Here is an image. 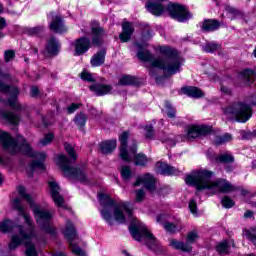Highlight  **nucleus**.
I'll return each instance as SVG.
<instances>
[{
  "label": "nucleus",
  "instance_id": "603ef678",
  "mask_svg": "<svg viewBox=\"0 0 256 256\" xmlns=\"http://www.w3.org/2000/svg\"><path fill=\"white\" fill-rule=\"evenodd\" d=\"M225 9L228 13H231L232 15H237V13H238L237 9H235L231 6H226Z\"/></svg>",
  "mask_w": 256,
  "mask_h": 256
},
{
  "label": "nucleus",
  "instance_id": "c03bdc74",
  "mask_svg": "<svg viewBox=\"0 0 256 256\" xmlns=\"http://www.w3.org/2000/svg\"><path fill=\"white\" fill-rule=\"evenodd\" d=\"M165 107L167 111V116L170 117V119H174L175 117V109H173V106L169 102H165Z\"/></svg>",
  "mask_w": 256,
  "mask_h": 256
},
{
  "label": "nucleus",
  "instance_id": "5fc2aeb1",
  "mask_svg": "<svg viewBox=\"0 0 256 256\" xmlns=\"http://www.w3.org/2000/svg\"><path fill=\"white\" fill-rule=\"evenodd\" d=\"M244 217L245 219H250L251 217H253V211H250V210L246 211L244 213Z\"/></svg>",
  "mask_w": 256,
  "mask_h": 256
},
{
  "label": "nucleus",
  "instance_id": "680f3d73",
  "mask_svg": "<svg viewBox=\"0 0 256 256\" xmlns=\"http://www.w3.org/2000/svg\"><path fill=\"white\" fill-rule=\"evenodd\" d=\"M0 185H3V175L0 173Z\"/></svg>",
  "mask_w": 256,
  "mask_h": 256
},
{
  "label": "nucleus",
  "instance_id": "864d4df0",
  "mask_svg": "<svg viewBox=\"0 0 256 256\" xmlns=\"http://www.w3.org/2000/svg\"><path fill=\"white\" fill-rule=\"evenodd\" d=\"M39 95V88L37 86H33L31 88V96L32 97H37Z\"/></svg>",
  "mask_w": 256,
  "mask_h": 256
},
{
  "label": "nucleus",
  "instance_id": "c756f323",
  "mask_svg": "<svg viewBox=\"0 0 256 256\" xmlns=\"http://www.w3.org/2000/svg\"><path fill=\"white\" fill-rule=\"evenodd\" d=\"M1 117L4 119V121H7L11 125H19V121L21 119L19 115L9 111H2Z\"/></svg>",
  "mask_w": 256,
  "mask_h": 256
},
{
  "label": "nucleus",
  "instance_id": "39448f33",
  "mask_svg": "<svg viewBox=\"0 0 256 256\" xmlns=\"http://www.w3.org/2000/svg\"><path fill=\"white\" fill-rule=\"evenodd\" d=\"M213 172L209 170L194 171L192 175H188L185 178L187 185L196 187L197 191H203L208 189L214 195L216 193H231L235 191V187L231 185L227 180H215L211 181Z\"/></svg>",
  "mask_w": 256,
  "mask_h": 256
},
{
  "label": "nucleus",
  "instance_id": "de8ad7c7",
  "mask_svg": "<svg viewBox=\"0 0 256 256\" xmlns=\"http://www.w3.org/2000/svg\"><path fill=\"white\" fill-rule=\"evenodd\" d=\"M189 209L191 211L192 215H195L197 217V202L195 200H190L189 202Z\"/></svg>",
  "mask_w": 256,
  "mask_h": 256
},
{
  "label": "nucleus",
  "instance_id": "6e6d98bb",
  "mask_svg": "<svg viewBox=\"0 0 256 256\" xmlns=\"http://www.w3.org/2000/svg\"><path fill=\"white\" fill-rule=\"evenodd\" d=\"M222 93H225L226 95H230L231 90L228 87L222 86L221 87Z\"/></svg>",
  "mask_w": 256,
  "mask_h": 256
},
{
  "label": "nucleus",
  "instance_id": "3c124183",
  "mask_svg": "<svg viewBox=\"0 0 256 256\" xmlns=\"http://www.w3.org/2000/svg\"><path fill=\"white\" fill-rule=\"evenodd\" d=\"M79 107H81V104L72 103V104L67 108V111H68L69 115H71V113H75V111H77V109H79Z\"/></svg>",
  "mask_w": 256,
  "mask_h": 256
},
{
  "label": "nucleus",
  "instance_id": "dca6fc26",
  "mask_svg": "<svg viewBox=\"0 0 256 256\" xmlns=\"http://www.w3.org/2000/svg\"><path fill=\"white\" fill-rule=\"evenodd\" d=\"M60 49H61V44H59V41H57L55 37H51L47 42L44 55L45 57H55V55H59Z\"/></svg>",
  "mask_w": 256,
  "mask_h": 256
},
{
  "label": "nucleus",
  "instance_id": "72a5a7b5",
  "mask_svg": "<svg viewBox=\"0 0 256 256\" xmlns=\"http://www.w3.org/2000/svg\"><path fill=\"white\" fill-rule=\"evenodd\" d=\"M241 77L247 83H253V81H255V72L253 70H244L241 73Z\"/></svg>",
  "mask_w": 256,
  "mask_h": 256
},
{
  "label": "nucleus",
  "instance_id": "9d476101",
  "mask_svg": "<svg viewBox=\"0 0 256 256\" xmlns=\"http://www.w3.org/2000/svg\"><path fill=\"white\" fill-rule=\"evenodd\" d=\"M0 95H2V97H9L8 104L12 109H15L16 111L25 109V106L19 104V101L17 100V95H19V89L17 87L7 86L0 82Z\"/></svg>",
  "mask_w": 256,
  "mask_h": 256
},
{
  "label": "nucleus",
  "instance_id": "2f4dec72",
  "mask_svg": "<svg viewBox=\"0 0 256 256\" xmlns=\"http://www.w3.org/2000/svg\"><path fill=\"white\" fill-rule=\"evenodd\" d=\"M234 161L235 157L230 153L221 154L216 158V163H233Z\"/></svg>",
  "mask_w": 256,
  "mask_h": 256
},
{
  "label": "nucleus",
  "instance_id": "7c9ffc66",
  "mask_svg": "<svg viewBox=\"0 0 256 256\" xmlns=\"http://www.w3.org/2000/svg\"><path fill=\"white\" fill-rule=\"evenodd\" d=\"M183 93H185V95H188V97H194V98H198V97H203V91H201V89L197 88V87H185L182 89Z\"/></svg>",
  "mask_w": 256,
  "mask_h": 256
},
{
  "label": "nucleus",
  "instance_id": "49530a36",
  "mask_svg": "<svg viewBox=\"0 0 256 256\" xmlns=\"http://www.w3.org/2000/svg\"><path fill=\"white\" fill-rule=\"evenodd\" d=\"M162 143H166L169 147H175L176 145L173 135H168L167 138L162 139Z\"/></svg>",
  "mask_w": 256,
  "mask_h": 256
},
{
  "label": "nucleus",
  "instance_id": "f257e3e1",
  "mask_svg": "<svg viewBox=\"0 0 256 256\" xmlns=\"http://www.w3.org/2000/svg\"><path fill=\"white\" fill-rule=\"evenodd\" d=\"M98 199L102 209L100 210L101 216L108 223V225H113V217L117 223L123 224L126 221H130V233L135 239V241H144L146 242L149 249H155L157 246V239L155 236L149 232L147 226L139 219L133 217V206L130 202H115L107 194H99ZM114 209V212L112 213Z\"/></svg>",
  "mask_w": 256,
  "mask_h": 256
},
{
  "label": "nucleus",
  "instance_id": "c9c22d12",
  "mask_svg": "<svg viewBox=\"0 0 256 256\" xmlns=\"http://www.w3.org/2000/svg\"><path fill=\"white\" fill-rule=\"evenodd\" d=\"M199 239V233H197L196 230L190 231L187 234L186 237V245H192V243H195Z\"/></svg>",
  "mask_w": 256,
  "mask_h": 256
},
{
  "label": "nucleus",
  "instance_id": "423d86ee",
  "mask_svg": "<svg viewBox=\"0 0 256 256\" xmlns=\"http://www.w3.org/2000/svg\"><path fill=\"white\" fill-rule=\"evenodd\" d=\"M64 149L66 153H68L70 159L67 158L65 154H60L57 157V165H59L65 177L76 179L77 181H80V183H89L87 172L83 167H71V163H75V161H77V153H75V149L73 148V146L66 143L64 144Z\"/></svg>",
  "mask_w": 256,
  "mask_h": 256
},
{
  "label": "nucleus",
  "instance_id": "9b49d317",
  "mask_svg": "<svg viewBox=\"0 0 256 256\" xmlns=\"http://www.w3.org/2000/svg\"><path fill=\"white\" fill-rule=\"evenodd\" d=\"M167 9L170 17L179 21V23H185V21H189L193 17L185 6L179 4H170Z\"/></svg>",
  "mask_w": 256,
  "mask_h": 256
},
{
  "label": "nucleus",
  "instance_id": "a18cd8bd",
  "mask_svg": "<svg viewBox=\"0 0 256 256\" xmlns=\"http://www.w3.org/2000/svg\"><path fill=\"white\" fill-rule=\"evenodd\" d=\"M44 28L43 26H37L33 28L28 29V35H39L40 33H43Z\"/></svg>",
  "mask_w": 256,
  "mask_h": 256
},
{
  "label": "nucleus",
  "instance_id": "bb28decb",
  "mask_svg": "<svg viewBox=\"0 0 256 256\" xmlns=\"http://www.w3.org/2000/svg\"><path fill=\"white\" fill-rule=\"evenodd\" d=\"M221 27V23L218 20H205L202 25V31H206L207 33L211 31H217Z\"/></svg>",
  "mask_w": 256,
  "mask_h": 256
},
{
  "label": "nucleus",
  "instance_id": "f03ea898",
  "mask_svg": "<svg viewBox=\"0 0 256 256\" xmlns=\"http://www.w3.org/2000/svg\"><path fill=\"white\" fill-rule=\"evenodd\" d=\"M12 207L18 211L21 217H23L27 227L25 228L21 225L17 226L13 220L9 219H5L4 221L0 222L1 233H11V231L14 232L8 246L10 251H15L17 247L25 245L26 256H38L37 249L32 242L33 239L37 237V234H35V226L33 225V221H31V215L25 211V207L21 205V199L19 198H14L12 200Z\"/></svg>",
  "mask_w": 256,
  "mask_h": 256
},
{
  "label": "nucleus",
  "instance_id": "58836bf2",
  "mask_svg": "<svg viewBox=\"0 0 256 256\" xmlns=\"http://www.w3.org/2000/svg\"><path fill=\"white\" fill-rule=\"evenodd\" d=\"M74 121L78 127H85V124L87 123V116L83 113H80L76 115Z\"/></svg>",
  "mask_w": 256,
  "mask_h": 256
},
{
  "label": "nucleus",
  "instance_id": "393cba45",
  "mask_svg": "<svg viewBox=\"0 0 256 256\" xmlns=\"http://www.w3.org/2000/svg\"><path fill=\"white\" fill-rule=\"evenodd\" d=\"M163 227H164L165 231H167L168 233H178L179 231H181L184 228L180 219L176 220L174 223L165 222L163 224Z\"/></svg>",
  "mask_w": 256,
  "mask_h": 256
},
{
  "label": "nucleus",
  "instance_id": "e2e57ef3",
  "mask_svg": "<svg viewBox=\"0 0 256 256\" xmlns=\"http://www.w3.org/2000/svg\"><path fill=\"white\" fill-rule=\"evenodd\" d=\"M33 51H34L35 55H38L39 50L37 48H34Z\"/></svg>",
  "mask_w": 256,
  "mask_h": 256
},
{
  "label": "nucleus",
  "instance_id": "0eeeda50",
  "mask_svg": "<svg viewBox=\"0 0 256 256\" xmlns=\"http://www.w3.org/2000/svg\"><path fill=\"white\" fill-rule=\"evenodd\" d=\"M17 191L20 197L27 201V203H29L30 209H32L34 217L36 219V223L38 227H40L41 231H44V233H49L50 235H55V227L51 225V219H53V214H51V212L47 210L40 209L33 201V197H31L30 194H27L25 187L18 186Z\"/></svg>",
  "mask_w": 256,
  "mask_h": 256
},
{
  "label": "nucleus",
  "instance_id": "8fccbe9b",
  "mask_svg": "<svg viewBox=\"0 0 256 256\" xmlns=\"http://www.w3.org/2000/svg\"><path fill=\"white\" fill-rule=\"evenodd\" d=\"M14 57H15V52L13 50H7L4 53V59L6 63H9V61H11Z\"/></svg>",
  "mask_w": 256,
  "mask_h": 256
},
{
  "label": "nucleus",
  "instance_id": "6e6552de",
  "mask_svg": "<svg viewBox=\"0 0 256 256\" xmlns=\"http://www.w3.org/2000/svg\"><path fill=\"white\" fill-rule=\"evenodd\" d=\"M127 139H129V132H123L119 136L120 141V158L122 161H125L126 163H131V161H134V165L145 167L147 163H149V158L145 154L137 153V144L134 143L130 150H127Z\"/></svg>",
  "mask_w": 256,
  "mask_h": 256
},
{
  "label": "nucleus",
  "instance_id": "052dcab7",
  "mask_svg": "<svg viewBox=\"0 0 256 256\" xmlns=\"http://www.w3.org/2000/svg\"><path fill=\"white\" fill-rule=\"evenodd\" d=\"M53 256H67V255H65L64 253H62V252H57L56 254H54Z\"/></svg>",
  "mask_w": 256,
  "mask_h": 256
},
{
  "label": "nucleus",
  "instance_id": "bf43d9fd",
  "mask_svg": "<svg viewBox=\"0 0 256 256\" xmlns=\"http://www.w3.org/2000/svg\"><path fill=\"white\" fill-rule=\"evenodd\" d=\"M0 78L1 79H7V78H9V75L3 74V72H1V70H0Z\"/></svg>",
  "mask_w": 256,
  "mask_h": 256
},
{
  "label": "nucleus",
  "instance_id": "774afa93",
  "mask_svg": "<svg viewBox=\"0 0 256 256\" xmlns=\"http://www.w3.org/2000/svg\"><path fill=\"white\" fill-rule=\"evenodd\" d=\"M248 256H256L255 254H249Z\"/></svg>",
  "mask_w": 256,
  "mask_h": 256
},
{
  "label": "nucleus",
  "instance_id": "473e14b6",
  "mask_svg": "<svg viewBox=\"0 0 256 256\" xmlns=\"http://www.w3.org/2000/svg\"><path fill=\"white\" fill-rule=\"evenodd\" d=\"M231 141H233V136L229 133H226L222 136L216 137L214 143H215V145H223V144L229 143Z\"/></svg>",
  "mask_w": 256,
  "mask_h": 256
},
{
  "label": "nucleus",
  "instance_id": "ea45409f",
  "mask_svg": "<svg viewBox=\"0 0 256 256\" xmlns=\"http://www.w3.org/2000/svg\"><path fill=\"white\" fill-rule=\"evenodd\" d=\"M80 77L83 81H87L88 83H95V76L87 72V70H84L82 73H80Z\"/></svg>",
  "mask_w": 256,
  "mask_h": 256
},
{
  "label": "nucleus",
  "instance_id": "20e7f679",
  "mask_svg": "<svg viewBox=\"0 0 256 256\" xmlns=\"http://www.w3.org/2000/svg\"><path fill=\"white\" fill-rule=\"evenodd\" d=\"M0 141L4 151L10 155L23 153L24 155H28V157L39 159L31 162L29 166L30 171H37V169L45 171V164H43V162L47 159V154H45V152H33V149H31V146H29L25 138L18 136L17 140H15L9 133L2 132L0 134Z\"/></svg>",
  "mask_w": 256,
  "mask_h": 256
},
{
  "label": "nucleus",
  "instance_id": "a211bd4d",
  "mask_svg": "<svg viewBox=\"0 0 256 256\" xmlns=\"http://www.w3.org/2000/svg\"><path fill=\"white\" fill-rule=\"evenodd\" d=\"M156 167L160 175H179V173H181L179 169L173 166H169L168 164L163 162H157Z\"/></svg>",
  "mask_w": 256,
  "mask_h": 256
},
{
  "label": "nucleus",
  "instance_id": "4c0bfd02",
  "mask_svg": "<svg viewBox=\"0 0 256 256\" xmlns=\"http://www.w3.org/2000/svg\"><path fill=\"white\" fill-rule=\"evenodd\" d=\"M118 85H135V77H133V76H122L119 79Z\"/></svg>",
  "mask_w": 256,
  "mask_h": 256
},
{
  "label": "nucleus",
  "instance_id": "0e129e2a",
  "mask_svg": "<svg viewBox=\"0 0 256 256\" xmlns=\"http://www.w3.org/2000/svg\"><path fill=\"white\" fill-rule=\"evenodd\" d=\"M247 194V190H241V195H246Z\"/></svg>",
  "mask_w": 256,
  "mask_h": 256
},
{
  "label": "nucleus",
  "instance_id": "cd10ccee",
  "mask_svg": "<svg viewBox=\"0 0 256 256\" xmlns=\"http://www.w3.org/2000/svg\"><path fill=\"white\" fill-rule=\"evenodd\" d=\"M117 149V140L105 141L100 144V151L104 155H108V153H112Z\"/></svg>",
  "mask_w": 256,
  "mask_h": 256
},
{
  "label": "nucleus",
  "instance_id": "69168bd1",
  "mask_svg": "<svg viewBox=\"0 0 256 256\" xmlns=\"http://www.w3.org/2000/svg\"><path fill=\"white\" fill-rule=\"evenodd\" d=\"M0 13H3V4L0 3Z\"/></svg>",
  "mask_w": 256,
  "mask_h": 256
},
{
  "label": "nucleus",
  "instance_id": "7ed1b4c3",
  "mask_svg": "<svg viewBox=\"0 0 256 256\" xmlns=\"http://www.w3.org/2000/svg\"><path fill=\"white\" fill-rule=\"evenodd\" d=\"M147 44L136 43V49H138L137 57L144 63H151L152 67L162 69L168 75H175L181 71V65H183V59L179 57L177 50L169 47L162 46L159 48L162 58H153V55L148 50H145Z\"/></svg>",
  "mask_w": 256,
  "mask_h": 256
},
{
  "label": "nucleus",
  "instance_id": "6ab92c4d",
  "mask_svg": "<svg viewBox=\"0 0 256 256\" xmlns=\"http://www.w3.org/2000/svg\"><path fill=\"white\" fill-rule=\"evenodd\" d=\"M135 33V28H133V24L130 22H124L122 24V33L120 34V41L122 43H127V41H130L131 35Z\"/></svg>",
  "mask_w": 256,
  "mask_h": 256
},
{
  "label": "nucleus",
  "instance_id": "13d9d810",
  "mask_svg": "<svg viewBox=\"0 0 256 256\" xmlns=\"http://www.w3.org/2000/svg\"><path fill=\"white\" fill-rule=\"evenodd\" d=\"M6 25V22L3 18H0V29H3Z\"/></svg>",
  "mask_w": 256,
  "mask_h": 256
},
{
  "label": "nucleus",
  "instance_id": "4468645a",
  "mask_svg": "<svg viewBox=\"0 0 256 256\" xmlns=\"http://www.w3.org/2000/svg\"><path fill=\"white\" fill-rule=\"evenodd\" d=\"M134 187L143 185L148 191H155V177L150 173L139 176L136 182L133 184Z\"/></svg>",
  "mask_w": 256,
  "mask_h": 256
},
{
  "label": "nucleus",
  "instance_id": "79ce46f5",
  "mask_svg": "<svg viewBox=\"0 0 256 256\" xmlns=\"http://www.w3.org/2000/svg\"><path fill=\"white\" fill-rule=\"evenodd\" d=\"M55 139V135L53 133L46 134L43 139L40 140V145L44 147L51 144V141Z\"/></svg>",
  "mask_w": 256,
  "mask_h": 256
},
{
  "label": "nucleus",
  "instance_id": "5701e85b",
  "mask_svg": "<svg viewBox=\"0 0 256 256\" xmlns=\"http://www.w3.org/2000/svg\"><path fill=\"white\" fill-rule=\"evenodd\" d=\"M169 245L172 247V249H177L178 251H183L184 253H190V251H193V247L191 245L179 240L170 239Z\"/></svg>",
  "mask_w": 256,
  "mask_h": 256
},
{
  "label": "nucleus",
  "instance_id": "f704fd0d",
  "mask_svg": "<svg viewBox=\"0 0 256 256\" xmlns=\"http://www.w3.org/2000/svg\"><path fill=\"white\" fill-rule=\"evenodd\" d=\"M218 49H221V45L215 42H209L203 46V51L206 53H215V51H218Z\"/></svg>",
  "mask_w": 256,
  "mask_h": 256
},
{
  "label": "nucleus",
  "instance_id": "e433bc0d",
  "mask_svg": "<svg viewBox=\"0 0 256 256\" xmlns=\"http://www.w3.org/2000/svg\"><path fill=\"white\" fill-rule=\"evenodd\" d=\"M120 173L124 181H129V179H131V177L133 176V171H131V167L129 166H123Z\"/></svg>",
  "mask_w": 256,
  "mask_h": 256
},
{
  "label": "nucleus",
  "instance_id": "c85d7f7f",
  "mask_svg": "<svg viewBox=\"0 0 256 256\" xmlns=\"http://www.w3.org/2000/svg\"><path fill=\"white\" fill-rule=\"evenodd\" d=\"M92 43L93 45H96V47H99L101 45V37L105 35V30L101 26L93 27L92 28Z\"/></svg>",
  "mask_w": 256,
  "mask_h": 256
},
{
  "label": "nucleus",
  "instance_id": "f3484780",
  "mask_svg": "<svg viewBox=\"0 0 256 256\" xmlns=\"http://www.w3.org/2000/svg\"><path fill=\"white\" fill-rule=\"evenodd\" d=\"M211 131V128L207 126H189L187 128L188 139H197V137H201V135H207Z\"/></svg>",
  "mask_w": 256,
  "mask_h": 256
},
{
  "label": "nucleus",
  "instance_id": "a19ab883",
  "mask_svg": "<svg viewBox=\"0 0 256 256\" xmlns=\"http://www.w3.org/2000/svg\"><path fill=\"white\" fill-rule=\"evenodd\" d=\"M221 203L226 209H231V207L235 205V201H233V199H231L229 196H224Z\"/></svg>",
  "mask_w": 256,
  "mask_h": 256
},
{
  "label": "nucleus",
  "instance_id": "aec40b11",
  "mask_svg": "<svg viewBox=\"0 0 256 256\" xmlns=\"http://www.w3.org/2000/svg\"><path fill=\"white\" fill-rule=\"evenodd\" d=\"M145 7L149 13L155 15L156 17H160V15H163V12L165 11V6H163L161 2L148 1Z\"/></svg>",
  "mask_w": 256,
  "mask_h": 256
},
{
  "label": "nucleus",
  "instance_id": "4d7b16f0",
  "mask_svg": "<svg viewBox=\"0 0 256 256\" xmlns=\"http://www.w3.org/2000/svg\"><path fill=\"white\" fill-rule=\"evenodd\" d=\"M165 219V215H158L156 218L157 223H161Z\"/></svg>",
  "mask_w": 256,
  "mask_h": 256
},
{
  "label": "nucleus",
  "instance_id": "f8f14e48",
  "mask_svg": "<svg viewBox=\"0 0 256 256\" xmlns=\"http://www.w3.org/2000/svg\"><path fill=\"white\" fill-rule=\"evenodd\" d=\"M64 235L70 241V249L74 255L86 256L85 251H83V249H81L77 244L73 243V240L77 239V231L70 221H67L66 223Z\"/></svg>",
  "mask_w": 256,
  "mask_h": 256
},
{
  "label": "nucleus",
  "instance_id": "a878e982",
  "mask_svg": "<svg viewBox=\"0 0 256 256\" xmlns=\"http://www.w3.org/2000/svg\"><path fill=\"white\" fill-rule=\"evenodd\" d=\"M105 55H107L105 50H101L94 54L90 60L92 67H101V65L105 63Z\"/></svg>",
  "mask_w": 256,
  "mask_h": 256
},
{
  "label": "nucleus",
  "instance_id": "338daca9",
  "mask_svg": "<svg viewBox=\"0 0 256 256\" xmlns=\"http://www.w3.org/2000/svg\"><path fill=\"white\" fill-rule=\"evenodd\" d=\"M253 55H254V57L256 58V48H255L254 51H253Z\"/></svg>",
  "mask_w": 256,
  "mask_h": 256
},
{
  "label": "nucleus",
  "instance_id": "ddd939ff",
  "mask_svg": "<svg viewBox=\"0 0 256 256\" xmlns=\"http://www.w3.org/2000/svg\"><path fill=\"white\" fill-rule=\"evenodd\" d=\"M48 185L55 205H57V207H61V209H65V199L60 194L61 188L59 187V184L52 180L48 182Z\"/></svg>",
  "mask_w": 256,
  "mask_h": 256
},
{
  "label": "nucleus",
  "instance_id": "37998d69",
  "mask_svg": "<svg viewBox=\"0 0 256 256\" xmlns=\"http://www.w3.org/2000/svg\"><path fill=\"white\" fill-rule=\"evenodd\" d=\"M144 199H145V190L143 189L135 190V202L142 203Z\"/></svg>",
  "mask_w": 256,
  "mask_h": 256
},
{
  "label": "nucleus",
  "instance_id": "2eb2a0df",
  "mask_svg": "<svg viewBox=\"0 0 256 256\" xmlns=\"http://www.w3.org/2000/svg\"><path fill=\"white\" fill-rule=\"evenodd\" d=\"M75 55H85L86 52L91 48V39L81 37L78 38L74 43Z\"/></svg>",
  "mask_w": 256,
  "mask_h": 256
},
{
  "label": "nucleus",
  "instance_id": "09e8293b",
  "mask_svg": "<svg viewBox=\"0 0 256 256\" xmlns=\"http://www.w3.org/2000/svg\"><path fill=\"white\" fill-rule=\"evenodd\" d=\"M144 131L146 132L145 136L147 139H152L154 132H153V126L151 125H146L144 127Z\"/></svg>",
  "mask_w": 256,
  "mask_h": 256
},
{
  "label": "nucleus",
  "instance_id": "412c9836",
  "mask_svg": "<svg viewBox=\"0 0 256 256\" xmlns=\"http://www.w3.org/2000/svg\"><path fill=\"white\" fill-rule=\"evenodd\" d=\"M50 17H52L50 24L51 31H54V33H65V31H67V28L63 25V19L59 16L53 17V13H50Z\"/></svg>",
  "mask_w": 256,
  "mask_h": 256
},
{
  "label": "nucleus",
  "instance_id": "1a4fd4ad",
  "mask_svg": "<svg viewBox=\"0 0 256 256\" xmlns=\"http://www.w3.org/2000/svg\"><path fill=\"white\" fill-rule=\"evenodd\" d=\"M227 119H235L238 123H247L251 119V106L245 103H236L224 109Z\"/></svg>",
  "mask_w": 256,
  "mask_h": 256
},
{
  "label": "nucleus",
  "instance_id": "b1692460",
  "mask_svg": "<svg viewBox=\"0 0 256 256\" xmlns=\"http://www.w3.org/2000/svg\"><path fill=\"white\" fill-rule=\"evenodd\" d=\"M231 247H235V241L233 240H223L216 246V250L220 255H227L229 253V249Z\"/></svg>",
  "mask_w": 256,
  "mask_h": 256
},
{
  "label": "nucleus",
  "instance_id": "4be33fe9",
  "mask_svg": "<svg viewBox=\"0 0 256 256\" xmlns=\"http://www.w3.org/2000/svg\"><path fill=\"white\" fill-rule=\"evenodd\" d=\"M90 90L98 97H103V95H109L113 91V87L111 85L95 84L90 86Z\"/></svg>",
  "mask_w": 256,
  "mask_h": 256
}]
</instances>
